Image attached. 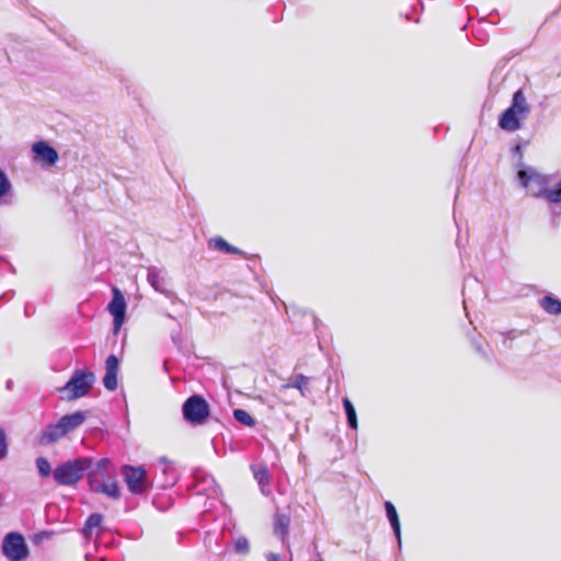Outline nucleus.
I'll return each instance as SVG.
<instances>
[{
  "mask_svg": "<svg viewBox=\"0 0 561 561\" xmlns=\"http://www.w3.org/2000/svg\"><path fill=\"white\" fill-rule=\"evenodd\" d=\"M530 113V106L522 89L514 92L511 105L499 116V127L505 131H516L523 126V119Z\"/></svg>",
  "mask_w": 561,
  "mask_h": 561,
  "instance_id": "f257e3e1",
  "label": "nucleus"
},
{
  "mask_svg": "<svg viewBox=\"0 0 561 561\" xmlns=\"http://www.w3.org/2000/svg\"><path fill=\"white\" fill-rule=\"evenodd\" d=\"M91 468V457L81 456L64 461L55 467L53 478L58 485L75 486Z\"/></svg>",
  "mask_w": 561,
  "mask_h": 561,
  "instance_id": "f03ea898",
  "label": "nucleus"
},
{
  "mask_svg": "<svg viewBox=\"0 0 561 561\" xmlns=\"http://www.w3.org/2000/svg\"><path fill=\"white\" fill-rule=\"evenodd\" d=\"M517 180L523 187L528 190L531 196L542 198L547 186L554 181V175L543 174L534 167L523 164L517 170Z\"/></svg>",
  "mask_w": 561,
  "mask_h": 561,
  "instance_id": "7ed1b4c3",
  "label": "nucleus"
},
{
  "mask_svg": "<svg viewBox=\"0 0 561 561\" xmlns=\"http://www.w3.org/2000/svg\"><path fill=\"white\" fill-rule=\"evenodd\" d=\"M182 416L190 425H203L210 416V405L203 396L192 394L182 404Z\"/></svg>",
  "mask_w": 561,
  "mask_h": 561,
  "instance_id": "20e7f679",
  "label": "nucleus"
},
{
  "mask_svg": "<svg viewBox=\"0 0 561 561\" xmlns=\"http://www.w3.org/2000/svg\"><path fill=\"white\" fill-rule=\"evenodd\" d=\"M95 381L94 374L88 369H77L67 381L64 391H69L68 399H78L84 397L92 388Z\"/></svg>",
  "mask_w": 561,
  "mask_h": 561,
  "instance_id": "39448f33",
  "label": "nucleus"
},
{
  "mask_svg": "<svg viewBox=\"0 0 561 561\" xmlns=\"http://www.w3.org/2000/svg\"><path fill=\"white\" fill-rule=\"evenodd\" d=\"M122 474L129 492L135 495L145 493L150 486L147 471L141 466L134 467L124 465L122 467Z\"/></svg>",
  "mask_w": 561,
  "mask_h": 561,
  "instance_id": "423d86ee",
  "label": "nucleus"
},
{
  "mask_svg": "<svg viewBox=\"0 0 561 561\" xmlns=\"http://www.w3.org/2000/svg\"><path fill=\"white\" fill-rule=\"evenodd\" d=\"M2 552L10 561L25 560L28 548L24 537L16 531L7 534L2 541Z\"/></svg>",
  "mask_w": 561,
  "mask_h": 561,
  "instance_id": "0eeeda50",
  "label": "nucleus"
},
{
  "mask_svg": "<svg viewBox=\"0 0 561 561\" xmlns=\"http://www.w3.org/2000/svg\"><path fill=\"white\" fill-rule=\"evenodd\" d=\"M283 307L286 309L289 323L296 333L308 332L316 327L317 319L312 312L295 305L287 307L284 301Z\"/></svg>",
  "mask_w": 561,
  "mask_h": 561,
  "instance_id": "6e6552de",
  "label": "nucleus"
},
{
  "mask_svg": "<svg viewBox=\"0 0 561 561\" xmlns=\"http://www.w3.org/2000/svg\"><path fill=\"white\" fill-rule=\"evenodd\" d=\"M192 488L196 494H204L208 499H216L221 494V490L215 478L202 468L194 469Z\"/></svg>",
  "mask_w": 561,
  "mask_h": 561,
  "instance_id": "1a4fd4ad",
  "label": "nucleus"
},
{
  "mask_svg": "<svg viewBox=\"0 0 561 561\" xmlns=\"http://www.w3.org/2000/svg\"><path fill=\"white\" fill-rule=\"evenodd\" d=\"M126 307L123 293L117 287H113L112 299L107 305V310L113 317L114 332H117L125 321Z\"/></svg>",
  "mask_w": 561,
  "mask_h": 561,
  "instance_id": "9d476101",
  "label": "nucleus"
},
{
  "mask_svg": "<svg viewBox=\"0 0 561 561\" xmlns=\"http://www.w3.org/2000/svg\"><path fill=\"white\" fill-rule=\"evenodd\" d=\"M309 381L310 378L302 374H297L288 378V380L283 383V403H287L285 397L290 390H297L296 399L307 398L311 393Z\"/></svg>",
  "mask_w": 561,
  "mask_h": 561,
  "instance_id": "9b49d317",
  "label": "nucleus"
},
{
  "mask_svg": "<svg viewBox=\"0 0 561 561\" xmlns=\"http://www.w3.org/2000/svg\"><path fill=\"white\" fill-rule=\"evenodd\" d=\"M32 151L36 161L48 167L56 164L59 158L57 150L43 140L35 142L32 146Z\"/></svg>",
  "mask_w": 561,
  "mask_h": 561,
  "instance_id": "f8f14e48",
  "label": "nucleus"
},
{
  "mask_svg": "<svg viewBox=\"0 0 561 561\" xmlns=\"http://www.w3.org/2000/svg\"><path fill=\"white\" fill-rule=\"evenodd\" d=\"M119 370V358L111 354L105 360V375L103 385L106 390L114 391L117 388V375Z\"/></svg>",
  "mask_w": 561,
  "mask_h": 561,
  "instance_id": "ddd939ff",
  "label": "nucleus"
},
{
  "mask_svg": "<svg viewBox=\"0 0 561 561\" xmlns=\"http://www.w3.org/2000/svg\"><path fill=\"white\" fill-rule=\"evenodd\" d=\"M250 468L255 480L257 481L262 494L265 496H271V473L267 466L265 463H253Z\"/></svg>",
  "mask_w": 561,
  "mask_h": 561,
  "instance_id": "4468645a",
  "label": "nucleus"
},
{
  "mask_svg": "<svg viewBox=\"0 0 561 561\" xmlns=\"http://www.w3.org/2000/svg\"><path fill=\"white\" fill-rule=\"evenodd\" d=\"M147 280L156 291L163 294L170 299L175 297V294L165 287V278L162 275L161 270L154 266L149 267L147 272Z\"/></svg>",
  "mask_w": 561,
  "mask_h": 561,
  "instance_id": "2eb2a0df",
  "label": "nucleus"
},
{
  "mask_svg": "<svg viewBox=\"0 0 561 561\" xmlns=\"http://www.w3.org/2000/svg\"><path fill=\"white\" fill-rule=\"evenodd\" d=\"M542 198L546 199L549 204L553 205V224H557V217L561 215V208L558 210L561 205V179L556 183L552 182V184L547 186Z\"/></svg>",
  "mask_w": 561,
  "mask_h": 561,
  "instance_id": "dca6fc26",
  "label": "nucleus"
},
{
  "mask_svg": "<svg viewBox=\"0 0 561 561\" xmlns=\"http://www.w3.org/2000/svg\"><path fill=\"white\" fill-rule=\"evenodd\" d=\"M385 510H386L387 518L390 523L393 535L396 537L398 547L400 549L401 545H402V539H401V524H400L399 514L397 512L396 506L390 501L385 502Z\"/></svg>",
  "mask_w": 561,
  "mask_h": 561,
  "instance_id": "f3484780",
  "label": "nucleus"
},
{
  "mask_svg": "<svg viewBox=\"0 0 561 561\" xmlns=\"http://www.w3.org/2000/svg\"><path fill=\"white\" fill-rule=\"evenodd\" d=\"M85 419H87V416H85L84 412L77 411L71 414H66V415L61 416L58 420V423H59L60 427L62 428L65 435H67L69 432H71V431L78 428L80 425H82L83 422L85 421Z\"/></svg>",
  "mask_w": 561,
  "mask_h": 561,
  "instance_id": "a211bd4d",
  "label": "nucleus"
},
{
  "mask_svg": "<svg viewBox=\"0 0 561 561\" xmlns=\"http://www.w3.org/2000/svg\"><path fill=\"white\" fill-rule=\"evenodd\" d=\"M65 436L62 428L59 423H53L46 426L44 431H42L41 435L37 438L39 445L47 446L50 445L61 437Z\"/></svg>",
  "mask_w": 561,
  "mask_h": 561,
  "instance_id": "6ab92c4d",
  "label": "nucleus"
},
{
  "mask_svg": "<svg viewBox=\"0 0 561 561\" xmlns=\"http://www.w3.org/2000/svg\"><path fill=\"white\" fill-rule=\"evenodd\" d=\"M208 244L211 249L226 254H239L243 257L247 256V254L241 249L228 243L222 237L211 238Z\"/></svg>",
  "mask_w": 561,
  "mask_h": 561,
  "instance_id": "aec40b11",
  "label": "nucleus"
},
{
  "mask_svg": "<svg viewBox=\"0 0 561 561\" xmlns=\"http://www.w3.org/2000/svg\"><path fill=\"white\" fill-rule=\"evenodd\" d=\"M88 485L92 491L103 481L111 480L112 472H102L93 468V458L91 457V468L85 472Z\"/></svg>",
  "mask_w": 561,
  "mask_h": 561,
  "instance_id": "412c9836",
  "label": "nucleus"
},
{
  "mask_svg": "<svg viewBox=\"0 0 561 561\" xmlns=\"http://www.w3.org/2000/svg\"><path fill=\"white\" fill-rule=\"evenodd\" d=\"M92 492L105 494L113 500H118L121 497L119 485L115 480L112 479L103 481L95 489H93Z\"/></svg>",
  "mask_w": 561,
  "mask_h": 561,
  "instance_id": "4be33fe9",
  "label": "nucleus"
},
{
  "mask_svg": "<svg viewBox=\"0 0 561 561\" xmlns=\"http://www.w3.org/2000/svg\"><path fill=\"white\" fill-rule=\"evenodd\" d=\"M539 306L551 316L561 314V300L554 297L552 294L545 295L539 300Z\"/></svg>",
  "mask_w": 561,
  "mask_h": 561,
  "instance_id": "5701e85b",
  "label": "nucleus"
},
{
  "mask_svg": "<svg viewBox=\"0 0 561 561\" xmlns=\"http://www.w3.org/2000/svg\"><path fill=\"white\" fill-rule=\"evenodd\" d=\"M102 523H103L102 514H100V513L90 514L89 517L87 518L83 529H82L83 536L85 538H90L93 535L94 530H98L96 534H99Z\"/></svg>",
  "mask_w": 561,
  "mask_h": 561,
  "instance_id": "b1692460",
  "label": "nucleus"
},
{
  "mask_svg": "<svg viewBox=\"0 0 561 561\" xmlns=\"http://www.w3.org/2000/svg\"><path fill=\"white\" fill-rule=\"evenodd\" d=\"M161 473L164 476V480L160 482V486L163 489L170 488L176 483L178 473L174 466L171 462H167L163 459Z\"/></svg>",
  "mask_w": 561,
  "mask_h": 561,
  "instance_id": "393cba45",
  "label": "nucleus"
},
{
  "mask_svg": "<svg viewBox=\"0 0 561 561\" xmlns=\"http://www.w3.org/2000/svg\"><path fill=\"white\" fill-rule=\"evenodd\" d=\"M342 404H343V408H344V412H345V415H346V422H347L348 427H351L352 430H357L358 421H357V414H356V410H355L354 404L346 397L342 399Z\"/></svg>",
  "mask_w": 561,
  "mask_h": 561,
  "instance_id": "a878e982",
  "label": "nucleus"
},
{
  "mask_svg": "<svg viewBox=\"0 0 561 561\" xmlns=\"http://www.w3.org/2000/svg\"><path fill=\"white\" fill-rule=\"evenodd\" d=\"M12 190V184L7 175V173L0 168V204H3V198L10 193Z\"/></svg>",
  "mask_w": 561,
  "mask_h": 561,
  "instance_id": "bb28decb",
  "label": "nucleus"
},
{
  "mask_svg": "<svg viewBox=\"0 0 561 561\" xmlns=\"http://www.w3.org/2000/svg\"><path fill=\"white\" fill-rule=\"evenodd\" d=\"M233 417L237 422L245 426H253L254 419L243 409L233 410Z\"/></svg>",
  "mask_w": 561,
  "mask_h": 561,
  "instance_id": "cd10ccee",
  "label": "nucleus"
},
{
  "mask_svg": "<svg viewBox=\"0 0 561 561\" xmlns=\"http://www.w3.org/2000/svg\"><path fill=\"white\" fill-rule=\"evenodd\" d=\"M36 468L38 470V474L43 478H46L53 473L51 466L49 461L45 457H38L36 459Z\"/></svg>",
  "mask_w": 561,
  "mask_h": 561,
  "instance_id": "c85d7f7f",
  "label": "nucleus"
},
{
  "mask_svg": "<svg viewBox=\"0 0 561 561\" xmlns=\"http://www.w3.org/2000/svg\"><path fill=\"white\" fill-rule=\"evenodd\" d=\"M233 550L236 553H239V554H248L250 551L249 540L244 536L238 537L233 541Z\"/></svg>",
  "mask_w": 561,
  "mask_h": 561,
  "instance_id": "c756f323",
  "label": "nucleus"
},
{
  "mask_svg": "<svg viewBox=\"0 0 561 561\" xmlns=\"http://www.w3.org/2000/svg\"><path fill=\"white\" fill-rule=\"evenodd\" d=\"M93 468L99 471H102V472H112L113 473V471H114L112 461L106 457L101 458L98 461L93 460Z\"/></svg>",
  "mask_w": 561,
  "mask_h": 561,
  "instance_id": "7c9ffc66",
  "label": "nucleus"
},
{
  "mask_svg": "<svg viewBox=\"0 0 561 561\" xmlns=\"http://www.w3.org/2000/svg\"><path fill=\"white\" fill-rule=\"evenodd\" d=\"M470 286H474V287H478V288H481V284L480 282L477 279V278H467L465 280V284H463V288H462V295H463V308L465 310H467V306H468V300L470 298H467L466 297V290L470 287Z\"/></svg>",
  "mask_w": 561,
  "mask_h": 561,
  "instance_id": "2f4dec72",
  "label": "nucleus"
},
{
  "mask_svg": "<svg viewBox=\"0 0 561 561\" xmlns=\"http://www.w3.org/2000/svg\"><path fill=\"white\" fill-rule=\"evenodd\" d=\"M8 455V443L4 430L0 427V460L4 459Z\"/></svg>",
  "mask_w": 561,
  "mask_h": 561,
  "instance_id": "473e14b6",
  "label": "nucleus"
},
{
  "mask_svg": "<svg viewBox=\"0 0 561 561\" xmlns=\"http://www.w3.org/2000/svg\"><path fill=\"white\" fill-rule=\"evenodd\" d=\"M273 525H274L275 536L279 537L280 536V511L278 507H276V511L274 513Z\"/></svg>",
  "mask_w": 561,
  "mask_h": 561,
  "instance_id": "72a5a7b5",
  "label": "nucleus"
},
{
  "mask_svg": "<svg viewBox=\"0 0 561 561\" xmlns=\"http://www.w3.org/2000/svg\"><path fill=\"white\" fill-rule=\"evenodd\" d=\"M512 152L515 157H518V163H517V168H522V165L524 164L523 163V153H522V145L520 144H516L513 148H512Z\"/></svg>",
  "mask_w": 561,
  "mask_h": 561,
  "instance_id": "f704fd0d",
  "label": "nucleus"
},
{
  "mask_svg": "<svg viewBox=\"0 0 561 561\" xmlns=\"http://www.w3.org/2000/svg\"><path fill=\"white\" fill-rule=\"evenodd\" d=\"M472 345L477 353H479L484 359L489 360V356L480 342L472 340Z\"/></svg>",
  "mask_w": 561,
  "mask_h": 561,
  "instance_id": "c9c22d12",
  "label": "nucleus"
},
{
  "mask_svg": "<svg viewBox=\"0 0 561 561\" xmlns=\"http://www.w3.org/2000/svg\"><path fill=\"white\" fill-rule=\"evenodd\" d=\"M522 334H523V332L517 331V330H511V331L502 333V335L504 336V343H506V340H514L517 336H520Z\"/></svg>",
  "mask_w": 561,
  "mask_h": 561,
  "instance_id": "e433bc0d",
  "label": "nucleus"
},
{
  "mask_svg": "<svg viewBox=\"0 0 561 561\" xmlns=\"http://www.w3.org/2000/svg\"><path fill=\"white\" fill-rule=\"evenodd\" d=\"M289 522H290V518L283 514V523H282V526H283V538L287 534Z\"/></svg>",
  "mask_w": 561,
  "mask_h": 561,
  "instance_id": "4c0bfd02",
  "label": "nucleus"
},
{
  "mask_svg": "<svg viewBox=\"0 0 561 561\" xmlns=\"http://www.w3.org/2000/svg\"><path fill=\"white\" fill-rule=\"evenodd\" d=\"M267 561H280V554L270 552L266 554Z\"/></svg>",
  "mask_w": 561,
  "mask_h": 561,
  "instance_id": "58836bf2",
  "label": "nucleus"
},
{
  "mask_svg": "<svg viewBox=\"0 0 561 561\" xmlns=\"http://www.w3.org/2000/svg\"><path fill=\"white\" fill-rule=\"evenodd\" d=\"M12 380H8L5 386H7V389H11L12 388Z\"/></svg>",
  "mask_w": 561,
  "mask_h": 561,
  "instance_id": "ea45409f",
  "label": "nucleus"
},
{
  "mask_svg": "<svg viewBox=\"0 0 561 561\" xmlns=\"http://www.w3.org/2000/svg\"><path fill=\"white\" fill-rule=\"evenodd\" d=\"M91 558H92V557H91V554L85 553V560H87V561H91Z\"/></svg>",
  "mask_w": 561,
  "mask_h": 561,
  "instance_id": "a19ab883",
  "label": "nucleus"
},
{
  "mask_svg": "<svg viewBox=\"0 0 561 561\" xmlns=\"http://www.w3.org/2000/svg\"><path fill=\"white\" fill-rule=\"evenodd\" d=\"M313 561H323V560H322V559H321V557L318 554V558H317V559H314Z\"/></svg>",
  "mask_w": 561,
  "mask_h": 561,
  "instance_id": "79ce46f5",
  "label": "nucleus"
},
{
  "mask_svg": "<svg viewBox=\"0 0 561 561\" xmlns=\"http://www.w3.org/2000/svg\"><path fill=\"white\" fill-rule=\"evenodd\" d=\"M43 536L48 537L49 534L47 531L42 533Z\"/></svg>",
  "mask_w": 561,
  "mask_h": 561,
  "instance_id": "37998d69",
  "label": "nucleus"
}]
</instances>
